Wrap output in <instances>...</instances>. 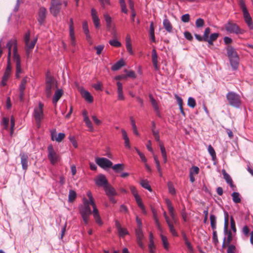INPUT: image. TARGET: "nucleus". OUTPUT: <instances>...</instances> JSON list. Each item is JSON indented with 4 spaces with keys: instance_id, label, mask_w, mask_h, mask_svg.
I'll list each match as a JSON object with an SVG mask.
<instances>
[{
    "instance_id": "3c124183",
    "label": "nucleus",
    "mask_w": 253,
    "mask_h": 253,
    "mask_svg": "<svg viewBox=\"0 0 253 253\" xmlns=\"http://www.w3.org/2000/svg\"><path fill=\"white\" fill-rule=\"evenodd\" d=\"M76 197V193L74 190H70L68 196V201L69 202H73Z\"/></svg>"
},
{
    "instance_id": "423d86ee",
    "label": "nucleus",
    "mask_w": 253,
    "mask_h": 253,
    "mask_svg": "<svg viewBox=\"0 0 253 253\" xmlns=\"http://www.w3.org/2000/svg\"><path fill=\"white\" fill-rule=\"evenodd\" d=\"M57 87L56 81L51 77H47L46 79L45 93L48 97H50L52 91Z\"/></svg>"
},
{
    "instance_id": "69168bd1",
    "label": "nucleus",
    "mask_w": 253,
    "mask_h": 253,
    "mask_svg": "<svg viewBox=\"0 0 253 253\" xmlns=\"http://www.w3.org/2000/svg\"><path fill=\"white\" fill-rule=\"evenodd\" d=\"M10 124H11V127H10V135H11L14 131V127L15 125V120L13 116H12L10 118Z\"/></svg>"
},
{
    "instance_id": "4d7b16f0",
    "label": "nucleus",
    "mask_w": 253,
    "mask_h": 253,
    "mask_svg": "<svg viewBox=\"0 0 253 253\" xmlns=\"http://www.w3.org/2000/svg\"><path fill=\"white\" fill-rule=\"evenodd\" d=\"M149 97H150L151 102L152 103V105L154 109L156 111H158L159 110V107H158V105L157 104L156 101L154 99V98L153 97V96L151 95H149Z\"/></svg>"
},
{
    "instance_id": "473e14b6",
    "label": "nucleus",
    "mask_w": 253,
    "mask_h": 253,
    "mask_svg": "<svg viewBox=\"0 0 253 253\" xmlns=\"http://www.w3.org/2000/svg\"><path fill=\"white\" fill-rule=\"evenodd\" d=\"M230 64L233 69L236 70L238 68L239 62V56L232 58L229 59Z\"/></svg>"
},
{
    "instance_id": "9b49d317",
    "label": "nucleus",
    "mask_w": 253,
    "mask_h": 253,
    "mask_svg": "<svg viewBox=\"0 0 253 253\" xmlns=\"http://www.w3.org/2000/svg\"><path fill=\"white\" fill-rule=\"evenodd\" d=\"M96 163L102 169H106L112 167V162L106 158L97 157L95 158Z\"/></svg>"
},
{
    "instance_id": "864d4df0",
    "label": "nucleus",
    "mask_w": 253,
    "mask_h": 253,
    "mask_svg": "<svg viewBox=\"0 0 253 253\" xmlns=\"http://www.w3.org/2000/svg\"><path fill=\"white\" fill-rule=\"evenodd\" d=\"M168 187L169 193L172 195H175L176 193V191L172 183L170 182H169L168 183Z\"/></svg>"
},
{
    "instance_id": "f03ea898",
    "label": "nucleus",
    "mask_w": 253,
    "mask_h": 253,
    "mask_svg": "<svg viewBox=\"0 0 253 253\" xmlns=\"http://www.w3.org/2000/svg\"><path fill=\"white\" fill-rule=\"evenodd\" d=\"M6 47L8 48V52H10V56L11 52H12L13 53V59L16 62V76L17 78H19L20 74L22 72V69L21 68L20 58L17 51L16 41L15 39L10 40L6 44Z\"/></svg>"
},
{
    "instance_id": "4468645a",
    "label": "nucleus",
    "mask_w": 253,
    "mask_h": 253,
    "mask_svg": "<svg viewBox=\"0 0 253 253\" xmlns=\"http://www.w3.org/2000/svg\"><path fill=\"white\" fill-rule=\"evenodd\" d=\"M51 139L52 141H55L58 142H61L65 137V134L64 133L60 132L57 135L55 129L51 130Z\"/></svg>"
},
{
    "instance_id": "dca6fc26",
    "label": "nucleus",
    "mask_w": 253,
    "mask_h": 253,
    "mask_svg": "<svg viewBox=\"0 0 253 253\" xmlns=\"http://www.w3.org/2000/svg\"><path fill=\"white\" fill-rule=\"evenodd\" d=\"M91 16L95 28H99L100 27V20L97 11L94 8L91 9Z\"/></svg>"
},
{
    "instance_id": "ddd939ff",
    "label": "nucleus",
    "mask_w": 253,
    "mask_h": 253,
    "mask_svg": "<svg viewBox=\"0 0 253 253\" xmlns=\"http://www.w3.org/2000/svg\"><path fill=\"white\" fill-rule=\"evenodd\" d=\"M61 1L55 2V0H51V5L50 8L51 13L55 16H57L60 10Z\"/></svg>"
},
{
    "instance_id": "6e6d98bb",
    "label": "nucleus",
    "mask_w": 253,
    "mask_h": 253,
    "mask_svg": "<svg viewBox=\"0 0 253 253\" xmlns=\"http://www.w3.org/2000/svg\"><path fill=\"white\" fill-rule=\"evenodd\" d=\"M224 230L225 232H227L228 226V214L227 212H224Z\"/></svg>"
},
{
    "instance_id": "58836bf2",
    "label": "nucleus",
    "mask_w": 253,
    "mask_h": 253,
    "mask_svg": "<svg viewBox=\"0 0 253 253\" xmlns=\"http://www.w3.org/2000/svg\"><path fill=\"white\" fill-rule=\"evenodd\" d=\"M140 184L141 185L142 187L144 188L147 189L149 191H152V189L151 186H150L149 182L146 180H142L140 182Z\"/></svg>"
},
{
    "instance_id": "c85d7f7f",
    "label": "nucleus",
    "mask_w": 253,
    "mask_h": 253,
    "mask_svg": "<svg viewBox=\"0 0 253 253\" xmlns=\"http://www.w3.org/2000/svg\"><path fill=\"white\" fill-rule=\"evenodd\" d=\"M227 53L229 59L238 56L235 49L232 47H228L227 48Z\"/></svg>"
},
{
    "instance_id": "72a5a7b5",
    "label": "nucleus",
    "mask_w": 253,
    "mask_h": 253,
    "mask_svg": "<svg viewBox=\"0 0 253 253\" xmlns=\"http://www.w3.org/2000/svg\"><path fill=\"white\" fill-rule=\"evenodd\" d=\"M218 36L219 34L218 33H212L208 38V40H206V42H207L210 45H212L213 41L217 39Z\"/></svg>"
},
{
    "instance_id": "5701e85b",
    "label": "nucleus",
    "mask_w": 253,
    "mask_h": 253,
    "mask_svg": "<svg viewBox=\"0 0 253 253\" xmlns=\"http://www.w3.org/2000/svg\"><path fill=\"white\" fill-rule=\"evenodd\" d=\"M117 85L118 86V88H117L118 98L120 100H124L125 99V97L124 96L123 92L122 84L120 82H118L117 83Z\"/></svg>"
},
{
    "instance_id": "20e7f679",
    "label": "nucleus",
    "mask_w": 253,
    "mask_h": 253,
    "mask_svg": "<svg viewBox=\"0 0 253 253\" xmlns=\"http://www.w3.org/2000/svg\"><path fill=\"white\" fill-rule=\"evenodd\" d=\"M227 99L229 104L235 107H239L241 103V98L239 94L231 91L226 95Z\"/></svg>"
},
{
    "instance_id": "a211bd4d",
    "label": "nucleus",
    "mask_w": 253,
    "mask_h": 253,
    "mask_svg": "<svg viewBox=\"0 0 253 253\" xmlns=\"http://www.w3.org/2000/svg\"><path fill=\"white\" fill-rule=\"evenodd\" d=\"M245 21L250 29H253V23L248 11L243 12Z\"/></svg>"
},
{
    "instance_id": "7ed1b4c3",
    "label": "nucleus",
    "mask_w": 253,
    "mask_h": 253,
    "mask_svg": "<svg viewBox=\"0 0 253 253\" xmlns=\"http://www.w3.org/2000/svg\"><path fill=\"white\" fill-rule=\"evenodd\" d=\"M43 104L39 102L38 106L34 108L33 116L38 126H40L41 121L44 118L43 111Z\"/></svg>"
},
{
    "instance_id": "37998d69",
    "label": "nucleus",
    "mask_w": 253,
    "mask_h": 253,
    "mask_svg": "<svg viewBox=\"0 0 253 253\" xmlns=\"http://www.w3.org/2000/svg\"><path fill=\"white\" fill-rule=\"evenodd\" d=\"M109 43L111 46L114 47H120L122 45L121 43L116 39L110 40Z\"/></svg>"
},
{
    "instance_id": "f704fd0d",
    "label": "nucleus",
    "mask_w": 253,
    "mask_h": 253,
    "mask_svg": "<svg viewBox=\"0 0 253 253\" xmlns=\"http://www.w3.org/2000/svg\"><path fill=\"white\" fill-rule=\"evenodd\" d=\"M124 65L125 63L124 60H120L112 66V70L113 71H117L120 69L122 67L124 66Z\"/></svg>"
},
{
    "instance_id": "2eb2a0df",
    "label": "nucleus",
    "mask_w": 253,
    "mask_h": 253,
    "mask_svg": "<svg viewBox=\"0 0 253 253\" xmlns=\"http://www.w3.org/2000/svg\"><path fill=\"white\" fill-rule=\"evenodd\" d=\"M95 182L97 185L105 187V185L108 184L107 180L105 176L103 174L98 175L95 179Z\"/></svg>"
},
{
    "instance_id": "b1692460",
    "label": "nucleus",
    "mask_w": 253,
    "mask_h": 253,
    "mask_svg": "<svg viewBox=\"0 0 253 253\" xmlns=\"http://www.w3.org/2000/svg\"><path fill=\"white\" fill-rule=\"evenodd\" d=\"M222 173L223 176V178L226 181V182L230 185V186L232 188L234 187V185L233 183L232 179L230 176L226 172L225 170L222 169Z\"/></svg>"
},
{
    "instance_id": "c9c22d12",
    "label": "nucleus",
    "mask_w": 253,
    "mask_h": 253,
    "mask_svg": "<svg viewBox=\"0 0 253 253\" xmlns=\"http://www.w3.org/2000/svg\"><path fill=\"white\" fill-rule=\"evenodd\" d=\"M111 168L116 172H119L124 169L125 166L123 164H118L114 166L112 165Z\"/></svg>"
},
{
    "instance_id": "4c0bfd02",
    "label": "nucleus",
    "mask_w": 253,
    "mask_h": 253,
    "mask_svg": "<svg viewBox=\"0 0 253 253\" xmlns=\"http://www.w3.org/2000/svg\"><path fill=\"white\" fill-rule=\"evenodd\" d=\"M153 158L156 165L157 170L160 174V175L161 176L162 175V172L158 158L157 156L155 155L154 154H153Z\"/></svg>"
},
{
    "instance_id": "e2e57ef3",
    "label": "nucleus",
    "mask_w": 253,
    "mask_h": 253,
    "mask_svg": "<svg viewBox=\"0 0 253 253\" xmlns=\"http://www.w3.org/2000/svg\"><path fill=\"white\" fill-rule=\"evenodd\" d=\"M104 48V45L103 44L99 45L98 46L94 47V48L96 50V54L97 55L100 54L101 52L103 51Z\"/></svg>"
},
{
    "instance_id": "6ab92c4d",
    "label": "nucleus",
    "mask_w": 253,
    "mask_h": 253,
    "mask_svg": "<svg viewBox=\"0 0 253 253\" xmlns=\"http://www.w3.org/2000/svg\"><path fill=\"white\" fill-rule=\"evenodd\" d=\"M126 46L128 53L130 54H133V51L131 45V39L129 35H127L126 37Z\"/></svg>"
},
{
    "instance_id": "412c9836",
    "label": "nucleus",
    "mask_w": 253,
    "mask_h": 253,
    "mask_svg": "<svg viewBox=\"0 0 253 253\" xmlns=\"http://www.w3.org/2000/svg\"><path fill=\"white\" fill-rule=\"evenodd\" d=\"M104 189L106 195L108 196H114L117 195L115 189L108 184L105 185Z\"/></svg>"
},
{
    "instance_id": "2f4dec72",
    "label": "nucleus",
    "mask_w": 253,
    "mask_h": 253,
    "mask_svg": "<svg viewBox=\"0 0 253 253\" xmlns=\"http://www.w3.org/2000/svg\"><path fill=\"white\" fill-rule=\"evenodd\" d=\"M163 26L166 29V30L169 32L171 33L172 30V25L170 22V21L167 18L165 19L163 21Z\"/></svg>"
},
{
    "instance_id": "a18cd8bd",
    "label": "nucleus",
    "mask_w": 253,
    "mask_h": 253,
    "mask_svg": "<svg viewBox=\"0 0 253 253\" xmlns=\"http://www.w3.org/2000/svg\"><path fill=\"white\" fill-rule=\"evenodd\" d=\"M210 221L211 227L212 229H215L216 228V218L215 215L213 214H211L210 215Z\"/></svg>"
},
{
    "instance_id": "c03bdc74",
    "label": "nucleus",
    "mask_w": 253,
    "mask_h": 253,
    "mask_svg": "<svg viewBox=\"0 0 253 253\" xmlns=\"http://www.w3.org/2000/svg\"><path fill=\"white\" fill-rule=\"evenodd\" d=\"M136 235L137 237V240L143 239L144 235L142 230V228H137L136 229Z\"/></svg>"
},
{
    "instance_id": "bb28decb",
    "label": "nucleus",
    "mask_w": 253,
    "mask_h": 253,
    "mask_svg": "<svg viewBox=\"0 0 253 253\" xmlns=\"http://www.w3.org/2000/svg\"><path fill=\"white\" fill-rule=\"evenodd\" d=\"M63 94V91L61 89H57L53 96L52 102L54 104H56L59 99L62 96Z\"/></svg>"
},
{
    "instance_id": "aec40b11",
    "label": "nucleus",
    "mask_w": 253,
    "mask_h": 253,
    "mask_svg": "<svg viewBox=\"0 0 253 253\" xmlns=\"http://www.w3.org/2000/svg\"><path fill=\"white\" fill-rule=\"evenodd\" d=\"M152 61L155 69L156 70H159V67L158 64V55L155 49H153L152 51Z\"/></svg>"
},
{
    "instance_id": "49530a36",
    "label": "nucleus",
    "mask_w": 253,
    "mask_h": 253,
    "mask_svg": "<svg viewBox=\"0 0 253 253\" xmlns=\"http://www.w3.org/2000/svg\"><path fill=\"white\" fill-rule=\"evenodd\" d=\"M205 24V21L204 19L201 18H198L195 22V25L197 28H200L204 26Z\"/></svg>"
},
{
    "instance_id": "052dcab7",
    "label": "nucleus",
    "mask_w": 253,
    "mask_h": 253,
    "mask_svg": "<svg viewBox=\"0 0 253 253\" xmlns=\"http://www.w3.org/2000/svg\"><path fill=\"white\" fill-rule=\"evenodd\" d=\"M159 146H160V150H161V152L162 153V157H163L167 156L166 149H165L164 145L162 142L160 143Z\"/></svg>"
},
{
    "instance_id": "338daca9",
    "label": "nucleus",
    "mask_w": 253,
    "mask_h": 253,
    "mask_svg": "<svg viewBox=\"0 0 253 253\" xmlns=\"http://www.w3.org/2000/svg\"><path fill=\"white\" fill-rule=\"evenodd\" d=\"M181 21L184 23L188 22L190 20V15L189 14H185L181 16Z\"/></svg>"
},
{
    "instance_id": "e433bc0d",
    "label": "nucleus",
    "mask_w": 253,
    "mask_h": 253,
    "mask_svg": "<svg viewBox=\"0 0 253 253\" xmlns=\"http://www.w3.org/2000/svg\"><path fill=\"white\" fill-rule=\"evenodd\" d=\"M232 200L235 203H239L241 202V197L238 192H234L232 195Z\"/></svg>"
},
{
    "instance_id": "1a4fd4ad",
    "label": "nucleus",
    "mask_w": 253,
    "mask_h": 253,
    "mask_svg": "<svg viewBox=\"0 0 253 253\" xmlns=\"http://www.w3.org/2000/svg\"><path fill=\"white\" fill-rule=\"evenodd\" d=\"M48 158L51 164L54 165L60 160V156L53 149L52 145L47 147Z\"/></svg>"
},
{
    "instance_id": "6e6552de",
    "label": "nucleus",
    "mask_w": 253,
    "mask_h": 253,
    "mask_svg": "<svg viewBox=\"0 0 253 253\" xmlns=\"http://www.w3.org/2000/svg\"><path fill=\"white\" fill-rule=\"evenodd\" d=\"M11 67L10 59V52H8L7 56V67L2 77V81L1 82V85L2 86H5L6 84L7 81L11 75Z\"/></svg>"
},
{
    "instance_id": "39448f33",
    "label": "nucleus",
    "mask_w": 253,
    "mask_h": 253,
    "mask_svg": "<svg viewBox=\"0 0 253 253\" xmlns=\"http://www.w3.org/2000/svg\"><path fill=\"white\" fill-rule=\"evenodd\" d=\"M30 33L29 32L26 33L24 36V41L26 45V53L28 56L30 55V52L34 48L37 42V38L36 37L32 40L30 41Z\"/></svg>"
},
{
    "instance_id": "7c9ffc66",
    "label": "nucleus",
    "mask_w": 253,
    "mask_h": 253,
    "mask_svg": "<svg viewBox=\"0 0 253 253\" xmlns=\"http://www.w3.org/2000/svg\"><path fill=\"white\" fill-rule=\"evenodd\" d=\"M175 98L176 99L177 104L179 106V108L180 111L181 113L182 114L183 116H185V114L183 111V108H182V105H183V100L177 94L174 95Z\"/></svg>"
},
{
    "instance_id": "5fc2aeb1",
    "label": "nucleus",
    "mask_w": 253,
    "mask_h": 253,
    "mask_svg": "<svg viewBox=\"0 0 253 253\" xmlns=\"http://www.w3.org/2000/svg\"><path fill=\"white\" fill-rule=\"evenodd\" d=\"M199 172V168L197 166L192 167L190 169V175H195Z\"/></svg>"
},
{
    "instance_id": "bf43d9fd",
    "label": "nucleus",
    "mask_w": 253,
    "mask_h": 253,
    "mask_svg": "<svg viewBox=\"0 0 253 253\" xmlns=\"http://www.w3.org/2000/svg\"><path fill=\"white\" fill-rule=\"evenodd\" d=\"M208 151L213 159H214L216 157L215 152L213 148L211 145H209L208 147Z\"/></svg>"
},
{
    "instance_id": "a19ab883",
    "label": "nucleus",
    "mask_w": 253,
    "mask_h": 253,
    "mask_svg": "<svg viewBox=\"0 0 253 253\" xmlns=\"http://www.w3.org/2000/svg\"><path fill=\"white\" fill-rule=\"evenodd\" d=\"M84 122L86 126L88 128L89 130L93 131L94 130L93 126L89 118H84Z\"/></svg>"
},
{
    "instance_id": "f3484780",
    "label": "nucleus",
    "mask_w": 253,
    "mask_h": 253,
    "mask_svg": "<svg viewBox=\"0 0 253 253\" xmlns=\"http://www.w3.org/2000/svg\"><path fill=\"white\" fill-rule=\"evenodd\" d=\"M115 225L118 230L119 235L120 237H124L128 234V232L126 229L122 228L118 221H116Z\"/></svg>"
},
{
    "instance_id": "cd10ccee",
    "label": "nucleus",
    "mask_w": 253,
    "mask_h": 253,
    "mask_svg": "<svg viewBox=\"0 0 253 253\" xmlns=\"http://www.w3.org/2000/svg\"><path fill=\"white\" fill-rule=\"evenodd\" d=\"M81 93L83 97H84L87 101L90 103L93 101V97L88 91L85 90H82Z\"/></svg>"
},
{
    "instance_id": "9d476101",
    "label": "nucleus",
    "mask_w": 253,
    "mask_h": 253,
    "mask_svg": "<svg viewBox=\"0 0 253 253\" xmlns=\"http://www.w3.org/2000/svg\"><path fill=\"white\" fill-rule=\"evenodd\" d=\"M224 27L226 30L230 33L236 34L243 33V31L241 30L236 24L230 21L225 24Z\"/></svg>"
},
{
    "instance_id": "680f3d73",
    "label": "nucleus",
    "mask_w": 253,
    "mask_h": 253,
    "mask_svg": "<svg viewBox=\"0 0 253 253\" xmlns=\"http://www.w3.org/2000/svg\"><path fill=\"white\" fill-rule=\"evenodd\" d=\"M83 30L84 34L89 33V31L88 28V24L86 21H84L83 23Z\"/></svg>"
},
{
    "instance_id": "0eeeda50",
    "label": "nucleus",
    "mask_w": 253,
    "mask_h": 253,
    "mask_svg": "<svg viewBox=\"0 0 253 253\" xmlns=\"http://www.w3.org/2000/svg\"><path fill=\"white\" fill-rule=\"evenodd\" d=\"M130 190L131 193L132 194V195H133V196L135 198V200L136 201V202L137 205L140 208V209L141 210L142 213L144 214H146L147 213L146 209L141 201V199L139 195L138 194V192L136 190V188L133 186H130Z\"/></svg>"
},
{
    "instance_id": "a878e982",
    "label": "nucleus",
    "mask_w": 253,
    "mask_h": 253,
    "mask_svg": "<svg viewBox=\"0 0 253 253\" xmlns=\"http://www.w3.org/2000/svg\"><path fill=\"white\" fill-rule=\"evenodd\" d=\"M160 236L161 238L162 244L164 248L167 250L168 251L169 247V244L168 241V239L166 236L162 234V232H161V234H160Z\"/></svg>"
},
{
    "instance_id": "603ef678",
    "label": "nucleus",
    "mask_w": 253,
    "mask_h": 253,
    "mask_svg": "<svg viewBox=\"0 0 253 253\" xmlns=\"http://www.w3.org/2000/svg\"><path fill=\"white\" fill-rule=\"evenodd\" d=\"M184 241H185V244L187 249H188L189 251L190 252L193 253V247L191 245V243L188 241V240L187 239V238L186 236H184Z\"/></svg>"
},
{
    "instance_id": "f8f14e48",
    "label": "nucleus",
    "mask_w": 253,
    "mask_h": 253,
    "mask_svg": "<svg viewBox=\"0 0 253 253\" xmlns=\"http://www.w3.org/2000/svg\"><path fill=\"white\" fill-rule=\"evenodd\" d=\"M69 37L71 45L75 46L76 45V41L75 35L74 22L72 18H70L69 22Z\"/></svg>"
},
{
    "instance_id": "de8ad7c7",
    "label": "nucleus",
    "mask_w": 253,
    "mask_h": 253,
    "mask_svg": "<svg viewBox=\"0 0 253 253\" xmlns=\"http://www.w3.org/2000/svg\"><path fill=\"white\" fill-rule=\"evenodd\" d=\"M153 215H154V220H155V223H156V225L158 229V230L159 231H160L161 232H163V229H162V227L159 221V220L157 218V214L156 213H155L154 211H153Z\"/></svg>"
},
{
    "instance_id": "393cba45",
    "label": "nucleus",
    "mask_w": 253,
    "mask_h": 253,
    "mask_svg": "<svg viewBox=\"0 0 253 253\" xmlns=\"http://www.w3.org/2000/svg\"><path fill=\"white\" fill-rule=\"evenodd\" d=\"M123 138L125 141L124 144L126 148L130 149L131 146L130 145L129 139L127 136V133L125 129H122V130Z\"/></svg>"
},
{
    "instance_id": "4be33fe9",
    "label": "nucleus",
    "mask_w": 253,
    "mask_h": 253,
    "mask_svg": "<svg viewBox=\"0 0 253 253\" xmlns=\"http://www.w3.org/2000/svg\"><path fill=\"white\" fill-rule=\"evenodd\" d=\"M46 9L44 7H41L39 11L38 21L39 22L42 24L43 22L44 18L46 16Z\"/></svg>"
},
{
    "instance_id": "ea45409f",
    "label": "nucleus",
    "mask_w": 253,
    "mask_h": 253,
    "mask_svg": "<svg viewBox=\"0 0 253 253\" xmlns=\"http://www.w3.org/2000/svg\"><path fill=\"white\" fill-rule=\"evenodd\" d=\"M168 225V226L169 229V231L171 234L175 237H176L178 236V234L176 231V230L174 229V226L173 225L171 221L168 222L167 223Z\"/></svg>"
},
{
    "instance_id": "13d9d810",
    "label": "nucleus",
    "mask_w": 253,
    "mask_h": 253,
    "mask_svg": "<svg viewBox=\"0 0 253 253\" xmlns=\"http://www.w3.org/2000/svg\"><path fill=\"white\" fill-rule=\"evenodd\" d=\"M130 122H131V125L132 126V129H133V132L135 134L137 135H139V133L137 131V127H136V126L135 125V121L132 118H131L130 119Z\"/></svg>"
},
{
    "instance_id": "79ce46f5",
    "label": "nucleus",
    "mask_w": 253,
    "mask_h": 253,
    "mask_svg": "<svg viewBox=\"0 0 253 253\" xmlns=\"http://www.w3.org/2000/svg\"><path fill=\"white\" fill-rule=\"evenodd\" d=\"M150 36L151 40L152 42H155V38L154 34V28L153 27V23L151 22L150 27Z\"/></svg>"
},
{
    "instance_id": "09e8293b",
    "label": "nucleus",
    "mask_w": 253,
    "mask_h": 253,
    "mask_svg": "<svg viewBox=\"0 0 253 253\" xmlns=\"http://www.w3.org/2000/svg\"><path fill=\"white\" fill-rule=\"evenodd\" d=\"M153 215H154V220H155V223H156V225L158 229V230L159 231H160L161 232H163V229H162V227L159 221V220L157 218V214L156 213H155L154 211H153Z\"/></svg>"
},
{
    "instance_id": "0e129e2a",
    "label": "nucleus",
    "mask_w": 253,
    "mask_h": 253,
    "mask_svg": "<svg viewBox=\"0 0 253 253\" xmlns=\"http://www.w3.org/2000/svg\"><path fill=\"white\" fill-rule=\"evenodd\" d=\"M210 32H211V29L209 27H207L205 29L204 33V35H203V37L205 38V41H206V40H208V38L209 37V35Z\"/></svg>"
},
{
    "instance_id": "8fccbe9b",
    "label": "nucleus",
    "mask_w": 253,
    "mask_h": 253,
    "mask_svg": "<svg viewBox=\"0 0 253 253\" xmlns=\"http://www.w3.org/2000/svg\"><path fill=\"white\" fill-rule=\"evenodd\" d=\"M187 105L191 108H194L196 105L195 99L192 97H190L188 99Z\"/></svg>"
},
{
    "instance_id": "c756f323",
    "label": "nucleus",
    "mask_w": 253,
    "mask_h": 253,
    "mask_svg": "<svg viewBox=\"0 0 253 253\" xmlns=\"http://www.w3.org/2000/svg\"><path fill=\"white\" fill-rule=\"evenodd\" d=\"M28 157L25 154L21 155V163L23 169L26 170L28 168Z\"/></svg>"
},
{
    "instance_id": "774afa93",
    "label": "nucleus",
    "mask_w": 253,
    "mask_h": 253,
    "mask_svg": "<svg viewBox=\"0 0 253 253\" xmlns=\"http://www.w3.org/2000/svg\"><path fill=\"white\" fill-rule=\"evenodd\" d=\"M235 246L231 245L228 248L227 253H235Z\"/></svg>"
},
{
    "instance_id": "f257e3e1",
    "label": "nucleus",
    "mask_w": 253,
    "mask_h": 253,
    "mask_svg": "<svg viewBox=\"0 0 253 253\" xmlns=\"http://www.w3.org/2000/svg\"><path fill=\"white\" fill-rule=\"evenodd\" d=\"M86 195L88 199H87L85 197H83V205L79 207L80 213L81 214L84 223L85 224H88V217L92 213L96 223L99 225H102L103 222L100 216L99 211L97 209L91 192L90 191H88L86 193Z\"/></svg>"
}]
</instances>
